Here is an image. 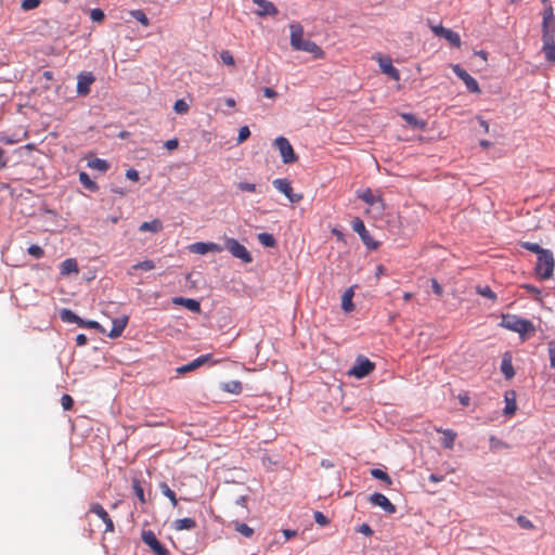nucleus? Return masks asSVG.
<instances>
[{"label": "nucleus", "mask_w": 555, "mask_h": 555, "mask_svg": "<svg viewBox=\"0 0 555 555\" xmlns=\"http://www.w3.org/2000/svg\"><path fill=\"white\" fill-rule=\"evenodd\" d=\"M173 109L178 114H185L189 111V104L184 100H177L173 104Z\"/></svg>", "instance_id": "50"}, {"label": "nucleus", "mask_w": 555, "mask_h": 555, "mask_svg": "<svg viewBox=\"0 0 555 555\" xmlns=\"http://www.w3.org/2000/svg\"><path fill=\"white\" fill-rule=\"evenodd\" d=\"M273 186L283 193L291 203H299L302 199V194L294 193L291 182L284 178H278L272 182Z\"/></svg>", "instance_id": "9"}, {"label": "nucleus", "mask_w": 555, "mask_h": 555, "mask_svg": "<svg viewBox=\"0 0 555 555\" xmlns=\"http://www.w3.org/2000/svg\"><path fill=\"white\" fill-rule=\"evenodd\" d=\"M79 327H86V328H93L96 330L99 333L104 334L105 330L104 327L96 321L93 320H83L78 324Z\"/></svg>", "instance_id": "44"}, {"label": "nucleus", "mask_w": 555, "mask_h": 555, "mask_svg": "<svg viewBox=\"0 0 555 555\" xmlns=\"http://www.w3.org/2000/svg\"><path fill=\"white\" fill-rule=\"evenodd\" d=\"M489 447L491 451H498L500 449L508 448V444L495 436L489 438Z\"/></svg>", "instance_id": "46"}, {"label": "nucleus", "mask_w": 555, "mask_h": 555, "mask_svg": "<svg viewBox=\"0 0 555 555\" xmlns=\"http://www.w3.org/2000/svg\"><path fill=\"white\" fill-rule=\"evenodd\" d=\"M505 408L503 413L505 416H511L515 414L517 404H516V392L514 390H508L505 392Z\"/></svg>", "instance_id": "21"}, {"label": "nucleus", "mask_w": 555, "mask_h": 555, "mask_svg": "<svg viewBox=\"0 0 555 555\" xmlns=\"http://www.w3.org/2000/svg\"><path fill=\"white\" fill-rule=\"evenodd\" d=\"M357 196L369 206H373L378 202H383L382 197L375 196L370 188L357 191Z\"/></svg>", "instance_id": "23"}, {"label": "nucleus", "mask_w": 555, "mask_h": 555, "mask_svg": "<svg viewBox=\"0 0 555 555\" xmlns=\"http://www.w3.org/2000/svg\"><path fill=\"white\" fill-rule=\"evenodd\" d=\"M375 369V363L364 356H358L353 366L348 371L350 376L358 379L364 378L370 375Z\"/></svg>", "instance_id": "4"}, {"label": "nucleus", "mask_w": 555, "mask_h": 555, "mask_svg": "<svg viewBox=\"0 0 555 555\" xmlns=\"http://www.w3.org/2000/svg\"><path fill=\"white\" fill-rule=\"evenodd\" d=\"M370 473L373 478L385 482L387 486L392 485V478L385 470L380 468H372Z\"/></svg>", "instance_id": "36"}, {"label": "nucleus", "mask_w": 555, "mask_h": 555, "mask_svg": "<svg viewBox=\"0 0 555 555\" xmlns=\"http://www.w3.org/2000/svg\"><path fill=\"white\" fill-rule=\"evenodd\" d=\"M475 291L478 295L486 297L492 301L496 300V294L488 285H477Z\"/></svg>", "instance_id": "38"}, {"label": "nucleus", "mask_w": 555, "mask_h": 555, "mask_svg": "<svg viewBox=\"0 0 555 555\" xmlns=\"http://www.w3.org/2000/svg\"><path fill=\"white\" fill-rule=\"evenodd\" d=\"M442 38L448 40L453 47L459 48L461 46L460 35L451 29H448Z\"/></svg>", "instance_id": "41"}, {"label": "nucleus", "mask_w": 555, "mask_h": 555, "mask_svg": "<svg viewBox=\"0 0 555 555\" xmlns=\"http://www.w3.org/2000/svg\"><path fill=\"white\" fill-rule=\"evenodd\" d=\"M542 42L555 40V22H542Z\"/></svg>", "instance_id": "26"}, {"label": "nucleus", "mask_w": 555, "mask_h": 555, "mask_svg": "<svg viewBox=\"0 0 555 555\" xmlns=\"http://www.w3.org/2000/svg\"><path fill=\"white\" fill-rule=\"evenodd\" d=\"M79 181L90 192H96L99 190V185L90 178V176L86 171L79 172Z\"/></svg>", "instance_id": "33"}, {"label": "nucleus", "mask_w": 555, "mask_h": 555, "mask_svg": "<svg viewBox=\"0 0 555 555\" xmlns=\"http://www.w3.org/2000/svg\"><path fill=\"white\" fill-rule=\"evenodd\" d=\"M220 59H221L222 63L225 65L232 66L235 63L234 57L229 50H222L220 53Z\"/></svg>", "instance_id": "53"}, {"label": "nucleus", "mask_w": 555, "mask_h": 555, "mask_svg": "<svg viewBox=\"0 0 555 555\" xmlns=\"http://www.w3.org/2000/svg\"><path fill=\"white\" fill-rule=\"evenodd\" d=\"M452 70L466 86V89L470 93L479 94L481 93V89L478 85V81L469 75L460 64L452 65Z\"/></svg>", "instance_id": "7"}, {"label": "nucleus", "mask_w": 555, "mask_h": 555, "mask_svg": "<svg viewBox=\"0 0 555 555\" xmlns=\"http://www.w3.org/2000/svg\"><path fill=\"white\" fill-rule=\"evenodd\" d=\"M542 52L548 62L555 63V40L542 42Z\"/></svg>", "instance_id": "35"}, {"label": "nucleus", "mask_w": 555, "mask_h": 555, "mask_svg": "<svg viewBox=\"0 0 555 555\" xmlns=\"http://www.w3.org/2000/svg\"><path fill=\"white\" fill-rule=\"evenodd\" d=\"M500 326L518 333L522 340L533 335L537 331L534 324L530 320L509 313L502 314Z\"/></svg>", "instance_id": "1"}, {"label": "nucleus", "mask_w": 555, "mask_h": 555, "mask_svg": "<svg viewBox=\"0 0 555 555\" xmlns=\"http://www.w3.org/2000/svg\"><path fill=\"white\" fill-rule=\"evenodd\" d=\"M233 526L235 531L240 532L246 538H250L254 534V529L244 522L234 521Z\"/></svg>", "instance_id": "39"}, {"label": "nucleus", "mask_w": 555, "mask_h": 555, "mask_svg": "<svg viewBox=\"0 0 555 555\" xmlns=\"http://www.w3.org/2000/svg\"><path fill=\"white\" fill-rule=\"evenodd\" d=\"M154 268H155V263L153 260H150V259L140 261L133 266V269L143 270V271H151Z\"/></svg>", "instance_id": "48"}, {"label": "nucleus", "mask_w": 555, "mask_h": 555, "mask_svg": "<svg viewBox=\"0 0 555 555\" xmlns=\"http://www.w3.org/2000/svg\"><path fill=\"white\" fill-rule=\"evenodd\" d=\"M88 166L100 171H106L109 168V164L105 159L94 158L88 162Z\"/></svg>", "instance_id": "40"}, {"label": "nucleus", "mask_w": 555, "mask_h": 555, "mask_svg": "<svg viewBox=\"0 0 555 555\" xmlns=\"http://www.w3.org/2000/svg\"><path fill=\"white\" fill-rule=\"evenodd\" d=\"M357 532H360L366 537L373 535L374 531L367 524H362L357 528Z\"/></svg>", "instance_id": "62"}, {"label": "nucleus", "mask_w": 555, "mask_h": 555, "mask_svg": "<svg viewBox=\"0 0 555 555\" xmlns=\"http://www.w3.org/2000/svg\"><path fill=\"white\" fill-rule=\"evenodd\" d=\"M206 363L215 364L217 362L212 360V354H210V353L202 354L198 358L191 361L190 363L179 366L177 369V372L179 374H185L188 372L195 371L196 369L201 367L202 365H204Z\"/></svg>", "instance_id": "12"}, {"label": "nucleus", "mask_w": 555, "mask_h": 555, "mask_svg": "<svg viewBox=\"0 0 555 555\" xmlns=\"http://www.w3.org/2000/svg\"><path fill=\"white\" fill-rule=\"evenodd\" d=\"M430 284H431V289L433 292L437 295V296H442L443 294V288L442 286L439 284V282L436 280V279H431L430 280Z\"/></svg>", "instance_id": "63"}, {"label": "nucleus", "mask_w": 555, "mask_h": 555, "mask_svg": "<svg viewBox=\"0 0 555 555\" xmlns=\"http://www.w3.org/2000/svg\"><path fill=\"white\" fill-rule=\"evenodd\" d=\"M28 254L36 258V259H40L44 256V250L42 247H40L39 245H36V244H33L28 247L27 249Z\"/></svg>", "instance_id": "47"}, {"label": "nucleus", "mask_w": 555, "mask_h": 555, "mask_svg": "<svg viewBox=\"0 0 555 555\" xmlns=\"http://www.w3.org/2000/svg\"><path fill=\"white\" fill-rule=\"evenodd\" d=\"M141 539L151 548L154 555H170V552L160 543L152 530H143Z\"/></svg>", "instance_id": "8"}, {"label": "nucleus", "mask_w": 555, "mask_h": 555, "mask_svg": "<svg viewBox=\"0 0 555 555\" xmlns=\"http://www.w3.org/2000/svg\"><path fill=\"white\" fill-rule=\"evenodd\" d=\"M90 18L92 20V22L94 23H101L104 21L105 18V14L103 12V10L99 9V8H95V9H92L91 12H90Z\"/></svg>", "instance_id": "49"}, {"label": "nucleus", "mask_w": 555, "mask_h": 555, "mask_svg": "<svg viewBox=\"0 0 555 555\" xmlns=\"http://www.w3.org/2000/svg\"><path fill=\"white\" fill-rule=\"evenodd\" d=\"M128 321H129L128 315H122L120 318L114 319L112 321V328H111L109 333L107 334V336L109 338H117V337L121 336L125 327L128 324Z\"/></svg>", "instance_id": "16"}, {"label": "nucleus", "mask_w": 555, "mask_h": 555, "mask_svg": "<svg viewBox=\"0 0 555 555\" xmlns=\"http://www.w3.org/2000/svg\"><path fill=\"white\" fill-rule=\"evenodd\" d=\"M314 520L318 525L324 527L330 524V519L322 512H314Z\"/></svg>", "instance_id": "57"}, {"label": "nucleus", "mask_w": 555, "mask_h": 555, "mask_svg": "<svg viewBox=\"0 0 555 555\" xmlns=\"http://www.w3.org/2000/svg\"><path fill=\"white\" fill-rule=\"evenodd\" d=\"M257 240L264 247L274 248L278 246L275 237L267 232L259 233Z\"/></svg>", "instance_id": "34"}, {"label": "nucleus", "mask_w": 555, "mask_h": 555, "mask_svg": "<svg viewBox=\"0 0 555 555\" xmlns=\"http://www.w3.org/2000/svg\"><path fill=\"white\" fill-rule=\"evenodd\" d=\"M297 51H304L313 55L314 59H322L324 55L323 50L315 42L304 39L302 43L297 48Z\"/></svg>", "instance_id": "17"}, {"label": "nucleus", "mask_w": 555, "mask_h": 555, "mask_svg": "<svg viewBox=\"0 0 555 555\" xmlns=\"http://www.w3.org/2000/svg\"><path fill=\"white\" fill-rule=\"evenodd\" d=\"M520 246L529 251L537 254V256H540L543 254V251L546 250V248H542L538 243L521 242Z\"/></svg>", "instance_id": "45"}, {"label": "nucleus", "mask_w": 555, "mask_h": 555, "mask_svg": "<svg viewBox=\"0 0 555 555\" xmlns=\"http://www.w3.org/2000/svg\"><path fill=\"white\" fill-rule=\"evenodd\" d=\"M95 78L90 72H82L77 77V93L78 95H88L90 93V87L94 82Z\"/></svg>", "instance_id": "13"}, {"label": "nucleus", "mask_w": 555, "mask_h": 555, "mask_svg": "<svg viewBox=\"0 0 555 555\" xmlns=\"http://www.w3.org/2000/svg\"><path fill=\"white\" fill-rule=\"evenodd\" d=\"M402 119L409 125L412 126L415 129H424L426 127V121L423 119H418L414 114L412 113H402L401 114Z\"/></svg>", "instance_id": "29"}, {"label": "nucleus", "mask_w": 555, "mask_h": 555, "mask_svg": "<svg viewBox=\"0 0 555 555\" xmlns=\"http://www.w3.org/2000/svg\"><path fill=\"white\" fill-rule=\"evenodd\" d=\"M89 512L95 514L103 520L106 532H113L115 530L112 518L100 503H92Z\"/></svg>", "instance_id": "14"}, {"label": "nucleus", "mask_w": 555, "mask_h": 555, "mask_svg": "<svg viewBox=\"0 0 555 555\" xmlns=\"http://www.w3.org/2000/svg\"><path fill=\"white\" fill-rule=\"evenodd\" d=\"M291 28V46L294 50L302 43L304 41V28L299 23L292 24Z\"/></svg>", "instance_id": "19"}, {"label": "nucleus", "mask_w": 555, "mask_h": 555, "mask_svg": "<svg viewBox=\"0 0 555 555\" xmlns=\"http://www.w3.org/2000/svg\"><path fill=\"white\" fill-rule=\"evenodd\" d=\"M501 372L503 373L506 379H511L515 376V370L513 367L512 356L509 352H505L503 354L501 361Z\"/></svg>", "instance_id": "22"}, {"label": "nucleus", "mask_w": 555, "mask_h": 555, "mask_svg": "<svg viewBox=\"0 0 555 555\" xmlns=\"http://www.w3.org/2000/svg\"><path fill=\"white\" fill-rule=\"evenodd\" d=\"M224 247L233 257L241 259L244 263H250L253 261L251 254L237 240L233 237L225 238Z\"/></svg>", "instance_id": "5"}, {"label": "nucleus", "mask_w": 555, "mask_h": 555, "mask_svg": "<svg viewBox=\"0 0 555 555\" xmlns=\"http://www.w3.org/2000/svg\"><path fill=\"white\" fill-rule=\"evenodd\" d=\"M428 24H429L431 30L434 31V34L441 38L446 34V31L449 29V28L443 27L442 25H433L430 21H428Z\"/></svg>", "instance_id": "61"}, {"label": "nucleus", "mask_w": 555, "mask_h": 555, "mask_svg": "<svg viewBox=\"0 0 555 555\" xmlns=\"http://www.w3.org/2000/svg\"><path fill=\"white\" fill-rule=\"evenodd\" d=\"M220 389L233 395H240L243 390V385L240 380H229L220 384Z\"/></svg>", "instance_id": "30"}, {"label": "nucleus", "mask_w": 555, "mask_h": 555, "mask_svg": "<svg viewBox=\"0 0 555 555\" xmlns=\"http://www.w3.org/2000/svg\"><path fill=\"white\" fill-rule=\"evenodd\" d=\"M259 7L258 15L260 16H274L279 13L276 7L271 1L267 0H251Z\"/></svg>", "instance_id": "20"}, {"label": "nucleus", "mask_w": 555, "mask_h": 555, "mask_svg": "<svg viewBox=\"0 0 555 555\" xmlns=\"http://www.w3.org/2000/svg\"><path fill=\"white\" fill-rule=\"evenodd\" d=\"M436 430L443 435V437L441 439V446L444 449H449V450L453 449L454 441L456 439V433L452 429H442V428H437Z\"/></svg>", "instance_id": "24"}, {"label": "nucleus", "mask_w": 555, "mask_h": 555, "mask_svg": "<svg viewBox=\"0 0 555 555\" xmlns=\"http://www.w3.org/2000/svg\"><path fill=\"white\" fill-rule=\"evenodd\" d=\"M369 502L374 505L383 508V511L388 514L392 515L397 512V507L395 504H392L386 495L379 492H375L369 496Z\"/></svg>", "instance_id": "10"}, {"label": "nucleus", "mask_w": 555, "mask_h": 555, "mask_svg": "<svg viewBox=\"0 0 555 555\" xmlns=\"http://www.w3.org/2000/svg\"><path fill=\"white\" fill-rule=\"evenodd\" d=\"M237 189L241 190L242 192H256L257 189H256V184L254 183H249V182H240L237 184Z\"/></svg>", "instance_id": "60"}, {"label": "nucleus", "mask_w": 555, "mask_h": 555, "mask_svg": "<svg viewBox=\"0 0 555 555\" xmlns=\"http://www.w3.org/2000/svg\"><path fill=\"white\" fill-rule=\"evenodd\" d=\"M61 404L65 411H69L74 406V399L69 395L64 393L61 398Z\"/></svg>", "instance_id": "54"}, {"label": "nucleus", "mask_w": 555, "mask_h": 555, "mask_svg": "<svg viewBox=\"0 0 555 555\" xmlns=\"http://www.w3.org/2000/svg\"><path fill=\"white\" fill-rule=\"evenodd\" d=\"M41 0H23L21 3V8L24 11H30L36 9L40 4Z\"/></svg>", "instance_id": "56"}, {"label": "nucleus", "mask_w": 555, "mask_h": 555, "mask_svg": "<svg viewBox=\"0 0 555 555\" xmlns=\"http://www.w3.org/2000/svg\"><path fill=\"white\" fill-rule=\"evenodd\" d=\"M132 488L135 496L140 500L141 503H145L144 489L139 479H132Z\"/></svg>", "instance_id": "43"}, {"label": "nucleus", "mask_w": 555, "mask_h": 555, "mask_svg": "<svg viewBox=\"0 0 555 555\" xmlns=\"http://www.w3.org/2000/svg\"><path fill=\"white\" fill-rule=\"evenodd\" d=\"M351 228L359 234L362 243L369 250H375L379 247V243L371 236L361 218L354 217L351 221Z\"/></svg>", "instance_id": "3"}, {"label": "nucleus", "mask_w": 555, "mask_h": 555, "mask_svg": "<svg viewBox=\"0 0 555 555\" xmlns=\"http://www.w3.org/2000/svg\"><path fill=\"white\" fill-rule=\"evenodd\" d=\"M172 527L178 531L192 530L196 527V521L193 518L185 517L175 520Z\"/></svg>", "instance_id": "31"}, {"label": "nucleus", "mask_w": 555, "mask_h": 555, "mask_svg": "<svg viewBox=\"0 0 555 555\" xmlns=\"http://www.w3.org/2000/svg\"><path fill=\"white\" fill-rule=\"evenodd\" d=\"M160 492L170 500L175 507H178V500L173 490L166 482L159 483Z\"/></svg>", "instance_id": "37"}, {"label": "nucleus", "mask_w": 555, "mask_h": 555, "mask_svg": "<svg viewBox=\"0 0 555 555\" xmlns=\"http://www.w3.org/2000/svg\"><path fill=\"white\" fill-rule=\"evenodd\" d=\"M517 524L524 529H532L533 528L532 521L522 515H519L517 517Z\"/></svg>", "instance_id": "59"}, {"label": "nucleus", "mask_w": 555, "mask_h": 555, "mask_svg": "<svg viewBox=\"0 0 555 555\" xmlns=\"http://www.w3.org/2000/svg\"><path fill=\"white\" fill-rule=\"evenodd\" d=\"M542 16V22H555L554 10L551 4L545 7Z\"/></svg>", "instance_id": "52"}, {"label": "nucleus", "mask_w": 555, "mask_h": 555, "mask_svg": "<svg viewBox=\"0 0 555 555\" xmlns=\"http://www.w3.org/2000/svg\"><path fill=\"white\" fill-rule=\"evenodd\" d=\"M250 135V130L247 126H243L241 127V129L238 130V135H237V143L241 144L243 142H245Z\"/></svg>", "instance_id": "55"}, {"label": "nucleus", "mask_w": 555, "mask_h": 555, "mask_svg": "<svg viewBox=\"0 0 555 555\" xmlns=\"http://www.w3.org/2000/svg\"><path fill=\"white\" fill-rule=\"evenodd\" d=\"M60 318L64 323H75L78 325L82 322V319L79 315L67 308H63L60 311Z\"/></svg>", "instance_id": "32"}, {"label": "nucleus", "mask_w": 555, "mask_h": 555, "mask_svg": "<svg viewBox=\"0 0 555 555\" xmlns=\"http://www.w3.org/2000/svg\"><path fill=\"white\" fill-rule=\"evenodd\" d=\"M60 270H61V274H63V275H68L70 273H78L79 268H78L77 260L74 258L65 259L64 261H62Z\"/></svg>", "instance_id": "27"}, {"label": "nucleus", "mask_w": 555, "mask_h": 555, "mask_svg": "<svg viewBox=\"0 0 555 555\" xmlns=\"http://www.w3.org/2000/svg\"><path fill=\"white\" fill-rule=\"evenodd\" d=\"M172 302L178 306H182L185 309L194 313H201V302L193 298L175 297Z\"/></svg>", "instance_id": "18"}, {"label": "nucleus", "mask_w": 555, "mask_h": 555, "mask_svg": "<svg viewBox=\"0 0 555 555\" xmlns=\"http://www.w3.org/2000/svg\"><path fill=\"white\" fill-rule=\"evenodd\" d=\"M126 178L133 182H137V181H139L140 177H139L138 170L130 168L126 171Z\"/></svg>", "instance_id": "64"}, {"label": "nucleus", "mask_w": 555, "mask_h": 555, "mask_svg": "<svg viewBox=\"0 0 555 555\" xmlns=\"http://www.w3.org/2000/svg\"><path fill=\"white\" fill-rule=\"evenodd\" d=\"M547 351L550 357V366L555 369V339L547 343Z\"/></svg>", "instance_id": "51"}, {"label": "nucleus", "mask_w": 555, "mask_h": 555, "mask_svg": "<svg viewBox=\"0 0 555 555\" xmlns=\"http://www.w3.org/2000/svg\"><path fill=\"white\" fill-rule=\"evenodd\" d=\"M274 145L280 151L282 162L284 164H293V163L297 162L298 156L296 155L288 139H286L285 137H278L274 140Z\"/></svg>", "instance_id": "6"}, {"label": "nucleus", "mask_w": 555, "mask_h": 555, "mask_svg": "<svg viewBox=\"0 0 555 555\" xmlns=\"http://www.w3.org/2000/svg\"><path fill=\"white\" fill-rule=\"evenodd\" d=\"M521 288L534 296V299H540L541 291L532 284H522Z\"/></svg>", "instance_id": "58"}, {"label": "nucleus", "mask_w": 555, "mask_h": 555, "mask_svg": "<svg viewBox=\"0 0 555 555\" xmlns=\"http://www.w3.org/2000/svg\"><path fill=\"white\" fill-rule=\"evenodd\" d=\"M353 288L354 286L347 288L341 297V309L347 313L352 312L354 310V304L352 301V298L354 296Z\"/></svg>", "instance_id": "25"}, {"label": "nucleus", "mask_w": 555, "mask_h": 555, "mask_svg": "<svg viewBox=\"0 0 555 555\" xmlns=\"http://www.w3.org/2000/svg\"><path fill=\"white\" fill-rule=\"evenodd\" d=\"M554 268L555 259L553 251L551 249H546L543 254L538 256L534 273L541 281L550 280L554 275Z\"/></svg>", "instance_id": "2"}, {"label": "nucleus", "mask_w": 555, "mask_h": 555, "mask_svg": "<svg viewBox=\"0 0 555 555\" xmlns=\"http://www.w3.org/2000/svg\"><path fill=\"white\" fill-rule=\"evenodd\" d=\"M378 64L383 74L389 76L395 81L400 80V72L392 65V62L389 57L379 56Z\"/></svg>", "instance_id": "15"}, {"label": "nucleus", "mask_w": 555, "mask_h": 555, "mask_svg": "<svg viewBox=\"0 0 555 555\" xmlns=\"http://www.w3.org/2000/svg\"><path fill=\"white\" fill-rule=\"evenodd\" d=\"M129 13L134 20H137L143 26L147 27L150 25V20L142 10H131Z\"/></svg>", "instance_id": "42"}, {"label": "nucleus", "mask_w": 555, "mask_h": 555, "mask_svg": "<svg viewBox=\"0 0 555 555\" xmlns=\"http://www.w3.org/2000/svg\"><path fill=\"white\" fill-rule=\"evenodd\" d=\"M188 249L193 254L205 255L207 253H221L223 247L214 242H196L189 245Z\"/></svg>", "instance_id": "11"}, {"label": "nucleus", "mask_w": 555, "mask_h": 555, "mask_svg": "<svg viewBox=\"0 0 555 555\" xmlns=\"http://www.w3.org/2000/svg\"><path fill=\"white\" fill-rule=\"evenodd\" d=\"M163 230V222L159 219H153L152 221H144L139 227L140 232H153L158 233Z\"/></svg>", "instance_id": "28"}]
</instances>
